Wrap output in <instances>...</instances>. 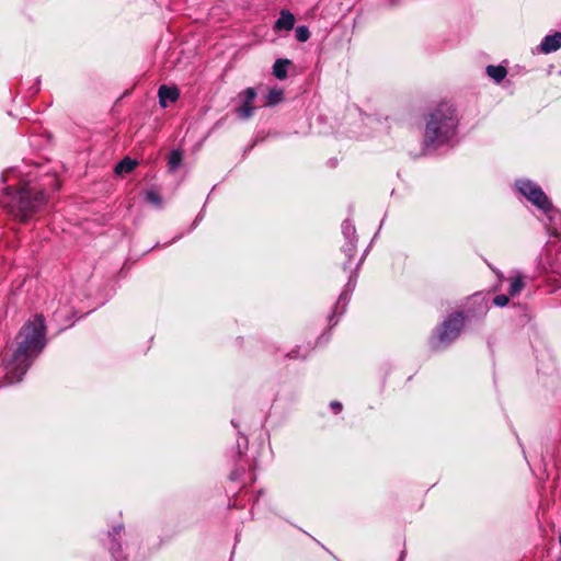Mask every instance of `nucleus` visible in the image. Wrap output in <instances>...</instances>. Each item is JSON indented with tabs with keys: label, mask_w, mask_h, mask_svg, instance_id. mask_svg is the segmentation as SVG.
I'll use <instances>...</instances> for the list:
<instances>
[{
	"label": "nucleus",
	"mask_w": 561,
	"mask_h": 561,
	"mask_svg": "<svg viewBox=\"0 0 561 561\" xmlns=\"http://www.w3.org/2000/svg\"><path fill=\"white\" fill-rule=\"evenodd\" d=\"M18 346L12 357L4 364L10 382H19L26 374L34 359L46 346V321L44 316L35 314L21 328Z\"/></svg>",
	"instance_id": "f257e3e1"
},
{
	"label": "nucleus",
	"mask_w": 561,
	"mask_h": 561,
	"mask_svg": "<svg viewBox=\"0 0 561 561\" xmlns=\"http://www.w3.org/2000/svg\"><path fill=\"white\" fill-rule=\"evenodd\" d=\"M46 203L45 192L26 182L20 183L18 187L7 186L1 197L3 207L20 222H26Z\"/></svg>",
	"instance_id": "f03ea898"
},
{
	"label": "nucleus",
	"mask_w": 561,
	"mask_h": 561,
	"mask_svg": "<svg viewBox=\"0 0 561 561\" xmlns=\"http://www.w3.org/2000/svg\"><path fill=\"white\" fill-rule=\"evenodd\" d=\"M458 117L455 107L449 103H440L427 117L424 131V146L437 148L448 144L456 135Z\"/></svg>",
	"instance_id": "7ed1b4c3"
},
{
	"label": "nucleus",
	"mask_w": 561,
	"mask_h": 561,
	"mask_svg": "<svg viewBox=\"0 0 561 561\" xmlns=\"http://www.w3.org/2000/svg\"><path fill=\"white\" fill-rule=\"evenodd\" d=\"M465 324V317L462 312L450 314L438 329L436 341L439 344H449L455 341Z\"/></svg>",
	"instance_id": "20e7f679"
},
{
	"label": "nucleus",
	"mask_w": 561,
	"mask_h": 561,
	"mask_svg": "<svg viewBox=\"0 0 561 561\" xmlns=\"http://www.w3.org/2000/svg\"><path fill=\"white\" fill-rule=\"evenodd\" d=\"M518 191L540 210H543L551 203L541 187L529 180H522L516 183Z\"/></svg>",
	"instance_id": "39448f33"
},
{
	"label": "nucleus",
	"mask_w": 561,
	"mask_h": 561,
	"mask_svg": "<svg viewBox=\"0 0 561 561\" xmlns=\"http://www.w3.org/2000/svg\"><path fill=\"white\" fill-rule=\"evenodd\" d=\"M542 213L547 217L546 227L548 232L553 237H561V211L550 203Z\"/></svg>",
	"instance_id": "423d86ee"
},
{
	"label": "nucleus",
	"mask_w": 561,
	"mask_h": 561,
	"mask_svg": "<svg viewBox=\"0 0 561 561\" xmlns=\"http://www.w3.org/2000/svg\"><path fill=\"white\" fill-rule=\"evenodd\" d=\"M159 102L162 107L168 106V102H176L180 98V92L178 88L175 87H169V85H160L159 91Z\"/></svg>",
	"instance_id": "0eeeda50"
},
{
	"label": "nucleus",
	"mask_w": 561,
	"mask_h": 561,
	"mask_svg": "<svg viewBox=\"0 0 561 561\" xmlns=\"http://www.w3.org/2000/svg\"><path fill=\"white\" fill-rule=\"evenodd\" d=\"M540 51L550 54L561 47V32H556L551 35H546L540 44Z\"/></svg>",
	"instance_id": "6e6552de"
},
{
	"label": "nucleus",
	"mask_w": 561,
	"mask_h": 561,
	"mask_svg": "<svg viewBox=\"0 0 561 561\" xmlns=\"http://www.w3.org/2000/svg\"><path fill=\"white\" fill-rule=\"evenodd\" d=\"M295 25V16L287 10H282L279 18L276 20L274 30L275 31H290Z\"/></svg>",
	"instance_id": "1a4fd4ad"
},
{
	"label": "nucleus",
	"mask_w": 561,
	"mask_h": 561,
	"mask_svg": "<svg viewBox=\"0 0 561 561\" xmlns=\"http://www.w3.org/2000/svg\"><path fill=\"white\" fill-rule=\"evenodd\" d=\"M137 164L138 162L136 160L125 157L115 165L114 172L117 175L128 174L136 169Z\"/></svg>",
	"instance_id": "9d476101"
},
{
	"label": "nucleus",
	"mask_w": 561,
	"mask_h": 561,
	"mask_svg": "<svg viewBox=\"0 0 561 561\" xmlns=\"http://www.w3.org/2000/svg\"><path fill=\"white\" fill-rule=\"evenodd\" d=\"M123 525H118L116 527H113L112 531H108V537L111 538V545H110V552L112 556L117 559L121 554L122 547L121 543L115 539L116 535H119V533L123 530Z\"/></svg>",
	"instance_id": "9b49d317"
},
{
	"label": "nucleus",
	"mask_w": 561,
	"mask_h": 561,
	"mask_svg": "<svg viewBox=\"0 0 561 561\" xmlns=\"http://www.w3.org/2000/svg\"><path fill=\"white\" fill-rule=\"evenodd\" d=\"M290 64L288 59H277L273 65V75L279 79L284 80L287 77V67Z\"/></svg>",
	"instance_id": "f8f14e48"
},
{
	"label": "nucleus",
	"mask_w": 561,
	"mask_h": 561,
	"mask_svg": "<svg viewBox=\"0 0 561 561\" xmlns=\"http://www.w3.org/2000/svg\"><path fill=\"white\" fill-rule=\"evenodd\" d=\"M486 73L490 78H492L496 83L501 82L507 75V70L503 66H488Z\"/></svg>",
	"instance_id": "ddd939ff"
},
{
	"label": "nucleus",
	"mask_w": 561,
	"mask_h": 561,
	"mask_svg": "<svg viewBox=\"0 0 561 561\" xmlns=\"http://www.w3.org/2000/svg\"><path fill=\"white\" fill-rule=\"evenodd\" d=\"M284 99V92L282 89L274 88L268 91L266 94V101L265 104L268 106L276 105L280 103Z\"/></svg>",
	"instance_id": "4468645a"
},
{
	"label": "nucleus",
	"mask_w": 561,
	"mask_h": 561,
	"mask_svg": "<svg viewBox=\"0 0 561 561\" xmlns=\"http://www.w3.org/2000/svg\"><path fill=\"white\" fill-rule=\"evenodd\" d=\"M524 288V282H523V278L522 276H516L514 278L511 279V285H510V288H508V294L511 296H516L518 295Z\"/></svg>",
	"instance_id": "2eb2a0df"
},
{
	"label": "nucleus",
	"mask_w": 561,
	"mask_h": 561,
	"mask_svg": "<svg viewBox=\"0 0 561 561\" xmlns=\"http://www.w3.org/2000/svg\"><path fill=\"white\" fill-rule=\"evenodd\" d=\"M254 110L253 104L243 102L242 106L237 108V114L240 118L248 119L253 115Z\"/></svg>",
	"instance_id": "dca6fc26"
},
{
	"label": "nucleus",
	"mask_w": 561,
	"mask_h": 561,
	"mask_svg": "<svg viewBox=\"0 0 561 561\" xmlns=\"http://www.w3.org/2000/svg\"><path fill=\"white\" fill-rule=\"evenodd\" d=\"M182 152L180 150H172L169 156V168L170 170H175L180 167L182 162Z\"/></svg>",
	"instance_id": "f3484780"
},
{
	"label": "nucleus",
	"mask_w": 561,
	"mask_h": 561,
	"mask_svg": "<svg viewBox=\"0 0 561 561\" xmlns=\"http://www.w3.org/2000/svg\"><path fill=\"white\" fill-rule=\"evenodd\" d=\"M295 35L298 42L305 43L309 39L310 32L307 26L301 25L296 28Z\"/></svg>",
	"instance_id": "a211bd4d"
},
{
	"label": "nucleus",
	"mask_w": 561,
	"mask_h": 561,
	"mask_svg": "<svg viewBox=\"0 0 561 561\" xmlns=\"http://www.w3.org/2000/svg\"><path fill=\"white\" fill-rule=\"evenodd\" d=\"M145 198L147 202H149L156 206H160L162 203L161 196L156 191H147Z\"/></svg>",
	"instance_id": "6ab92c4d"
},
{
	"label": "nucleus",
	"mask_w": 561,
	"mask_h": 561,
	"mask_svg": "<svg viewBox=\"0 0 561 561\" xmlns=\"http://www.w3.org/2000/svg\"><path fill=\"white\" fill-rule=\"evenodd\" d=\"M348 299H350L348 291H347V289H345L341 293L335 308L337 309V308H340V306H342V311H344Z\"/></svg>",
	"instance_id": "aec40b11"
},
{
	"label": "nucleus",
	"mask_w": 561,
	"mask_h": 561,
	"mask_svg": "<svg viewBox=\"0 0 561 561\" xmlns=\"http://www.w3.org/2000/svg\"><path fill=\"white\" fill-rule=\"evenodd\" d=\"M243 95H244V101H243L244 103L253 104V101L256 96V92L253 88H248L244 90Z\"/></svg>",
	"instance_id": "412c9836"
},
{
	"label": "nucleus",
	"mask_w": 561,
	"mask_h": 561,
	"mask_svg": "<svg viewBox=\"0 0 561 561\" xmlns=\"http://www.w3.org/2000/svg\"><path fill=\"white\" fill-rule=\"evenodd\" d=\"M342 228H343V233L350 238L352 236H354L355 233V227L350 222V221H344L343 225H342Z\"/></svg>",
	"instance_id": "4be33fe9"
},
{
	"label": "nucleus",
	"mask_w": 561,
	"mask_h": 561,
	"mask_svg": "<svg viewBox=\"0 0 561 561\" xmlns=\"http://www.w3.org/2000/svg\"><path fill=\"white\" fill-rule=\"evenodd\" d=\"M493 302L497 307H505L508 304V297L506 295H497Z\"/></svg>",
	"instance_id": "5701e85b"
},
{
	"label": "nucleus",
	"mask_w": 561,
	"mask_h": 561,
	"mask_svg": "<svg viewBox=\"0 0 561 561\" xmlns=\"http://www.w3.org/2000/svg\"><path fill=\"white\" fill-rule=\"evenodd\" d=\"M330 405H331L332 410L334 411V413H336V414L340 413L342 410V403L339 401H332Z\"/></svg>",
	"instance_id": "b1692460"
},
{
	"label": "nucleus",
	"mask_w": 561,
	"mask_h": 561,
	"mask_svg": "<svg viewBox=\"0 0 561 561\" xmlns=\"http://www.w3.org/2000/svg\"><path fill=\"white\" fill-rule=\"evenodd\" d=\"M239 478V473L238 471H233L231 474H230V479L231 480H237Z\"/></svg>",
	"instance_id": "393cba45"
},
{
	"label": "nucleus",
	"mask_w": 561,
	"mask_h": 561,
	"mask_svg": "<svg viewBox=\"0 0 561 561\" xmlns=\"http://www.w3.org/2000/svg\"><path fill=\"white\" fill-rule=\"evenodd\" d=\"M8 180H9V176L7 175V173H5V172H3V173H2V175H1V181H2L3 183H5Z\"/></svg>",
	"instance_id": "a878e982"
},
{
	"label": "nucleus",
	"mask_w": 561,
	"mask_h": 561,
	"mask_svg": "<svg viewBox=\"0 0 561 561\" xmlns=\"http://www.w3.org/2000/svg\"><path fill=\"white\" fill-rule=\"evenodd\" d=\"M294 353H295V352L289 353V354H288V357H295Z\"/></svg>",
	"instance_id": "bb28decb"
}]
</instances>
